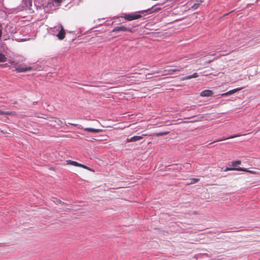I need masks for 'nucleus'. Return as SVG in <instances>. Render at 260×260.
<instances>
[{
    "mask_svg": "<svg viewBox=\"0 0 260 260\" xmlns=\"http://www.w3.org/2000/svg\"><path fill=\"white\" fill-rule=\"evenodd\" d=\"M54 29L59 31V32L56 35L58 39L59 40H63L66 36V31L63 26L61 24H59L54 27Z\"/></svg>",
    "mask_w": 260,
    "mask_h": 260,
    "instance_id": "f257e3e1",
    "label": "nucleus"
},
{
    "mask_svg": "<svg viewBox=\"0 0 260 260\" xmlns=\"http://www.w3.org/2000/svg\"><path fill=\"white\" fill-rule=\"evenodd\" d=\"M142 16L137 13H131L125 14L124 16V18L127 21H132L133 20H136L141 18Z\"/></svg>",
    "mask_w": 260,
    "mask_h": 260,
    "instance_id": "f03ea898",
    "label": "nucleus"
},
{
    "mask_svg": "<svg viewBox=\"0 0 260 260\" xmlns=\"http://www.w3.org/2000/svg\"><path fill=\"white\" fill-rule=\"evenodd\" d=\"M113 32H117L119 31H128L132 32V30L131 28L127 27L124 25H120L115 27L112 30Z\"/></svg>",
    "mask_w": 260,
    "mask_h": 260,
    "instance_id": "7ed1b4c3",
    "label": "nucleus"
},
{
    "mask_svg": "<svg viewBox=\"0 0 260 260\" xmlns=\"http://www.w3.org/2000/svg\"><path fill=\"white\" fill-rule=\"evenodd\" d=\"M147 136V134H143L142 136H135L130 138H127L126 140L127 142H132L139 141L143 138L144 136Z\"/></svg>",
    "mask_w": 260,
    "mask_h": 260,
    "instance_id": "20e7f679",
    "label": "nucleus"
},
{
    "mask_svg": "<svg viewBox=\"0 0 260 260\" xmlns=\"http://www.w3.org/2000/svg\"><path fill=\"white\" fill-rule=\"evenodd\" d=\"M33 70V68L31 66H24L21 67V66H17V72H24L26 71H29Z\"/></svg>",
    "mask_w": 260,
    "mask_h": 260,
    "instance_id": "39448f33",
    "label": "nucleus"
},
{
    "mask_svg": "<svg viewBox=\"0 0 260 260\" xmlns=\"http://www.w3.org/2000/svg\"><path fill=\"white\" fill-rule=\"evenodd\" d=\"M212 95L213 92L210 90H205L202 91L200 93V95L202 97H208L211 96Z\"/></svg>",
    "mask_w": 260,
    "mask_h": 260,
    "instance_id": "423d86ee",
    "label": "nucleus"
},
{
    "mask_svg": "<svg viewBox=\"0 0 260 260\" xmlns=\"http://www.w3.org/2000/svg\"><path fill=\"white\" fill-rule=\"evenodd\" d=\"M242 89V88H237L234 89L233 90H230L225 93H224L222 94L221 95L222 96H227L229 95L233 94L236 93V92L241 90Z\"/></svg>",
    "mask_w": 260,
    "mask_h": 260,
    "instance_id": "0eeeda50",
    "label": "nucleus"
},
{
    "mask_svg": "<svg viewBox=\"0 0 260 260\" xmlns=\"http://www.w3.org/2000/svg\"><path fill=\"white\" fill-rule=\"evenodd\" d=\"M50 121L55 122L57 125L61 126L64 124V123L60 119L56 117H53L50 120Z\"/></svg>",
    "mask_w": 260,
    "mask_h": 260,
    "instance_id": "6e6552de",
    "label": "nucleus"
},
{
    "mask_svg": "<svg viewBox=\"0 0 260 260\" xmlns=\"http://www.w3.org/2000/svg\"><path fill=\"white\" fill-rule=\"evenodd\" d=\"M237 171H243V172H248L252 174H256L257 173L255 171L249 170L248 169L244 168H241V167H238L237 168Z\"/></svg>",
    "mask_w": 260,
    "mask_h": 260,
    "instance_id": "1a4fd4ad",
    "label": "nucleus"
},
{
    "mask_svg": "<svg viewBox=\"0 0 260 260\" xmlns=\"http://www.w3.org/2000/svg\"><path fill=\"white\" fill-rule=\"evenodd\" d=\"M84 131L86 132H92V133H99L102 132V129H95V128H83Z\"/></svg>",
    "mask_w": 260,
    "mask_h": 260,
    "instance_id": "9d476101",
    "label": "nucleus"
},
{
    "mask_svg": "<svg viewBox=\"0 0 260 260\" xmlns=\"http://www.w3.org/2000/svg\"><path fill=\"white\" fill-rule=\"evenodd\" d=\"M198 76H199V75H198V73H195L193 74H192V75H189V76L185 77L184 78H183L182 80H188V79H190L191 78H197Z\"/></svg>",
    "mask_w": 260,
    "mask_h": 260,
    "instance_id": "9b49d317",
    "label": "nucleus"
},
{
    "mask_svg": "<svg viewBox=\"0 0 260 260\" xmlns=\"http://www.w3.org/2000/svg\"><path fill=\"white\" fill-rule=\"evenodd\" d=\"M198 76H199V75H198V73H195L193 74H192V75H189V76L185 77L184 78H183L182 80H188V79H190L191 78H197Z\"/></svg>",
    "mask_w": 260,
    "mask_h": 260,
    "instance_id": "f8f14e48",
    "label": "nucleus"
},
{
    "mask_svg": "<svg viewBox=\"0 0 260 260\" xmlns=\"http://www.w3.org/2000/svg\"><path fill=\"white\" fill-rule=\"evenodd\" d=\"M183 69L182 68L181 70L180 69H171V70H169L168 71V72L167 73L164 74V75H172L173 74V73L174 72H180Z\"/></svg>",
    "mask_w": 260,
    "mask_h": 260,
    "instance_id": "ddd939ff",
    "label": "nucleus"
},
{
    "mask_svg": "<svg viewBox=\"0 0 260 260\" xmlns=\"http://www.w3.org/2000/svg\"><path fill=\"white\" fill-rule=\"evenodd\" d=\"M68 165H71L76 167H79V163L77 161L69 160L67 161Z\"/></svg>",
    "mask_w": 260,
    "mask_h": 260,
    "instance_id": "4468645a",
    "label": "nucleus"
},
{
    "mask_svg": "<svg viewBox=\"0 0 260 260\" xmlns=\"http://www.w3.org/2000/svg\"><path fill=\"white\" fill-rule=\"evenodd\" d=\"M169 133V132L165 131V132H163L155 133L153 134V135L158 137V136L166 135L168 134Z\"/></svg>",
    "mask_w": 260,
    "mask_h": 260,
    "instance_id": "2eb2a0df",
    "label": "nucleus"
},
{
    "mask_svg": "<svg viewBox=\"0 0 260 260\" xmlns=\"http://www.w3.org/2000/svg\"><path fill=\"white\" fill-rule=\"evenodd\" d=\"M222 169L224 171H233V170H237V168H228L226 167L225 169H223V168H222Z\"/></svg>",
    "mask_w": 260,
    "mask_h": 260,
    "instance_id": "dca6fc26",
    "label": "nucleus"
},
{
    "mask_svg": "<svg viewBox=\"0 0 260 260\" xmlns=\"http://www.w3.org/2000/svg\"><path fill=\"white\" fill-rule=\"evenodd\" d=\"M199 180H200V179H199V178H191L190 179L191 181L189 183V184H194L196 182H198Z\"/></svg>",
    "mask_w": 260,
    "mask_h": 260,
    "instance_id": "f3484780",
    "label": "nucleus"
},
{
    "mask_svg": "<svg viewBox=\"0 0 260 260\" xmlns=\"http://www.w3.org/2000/svg\"><path fill=\"white\" fill-rule=\"evenodd\" d=\"M6 61V57L2 53H0V62H5Z\"/></svg>",
    "mask_w": 260,
    "mask_h": 260,
    "instance_id": "a211bd4d",
    "label": "nucleus"
},
{
    "mask_svg": "<svg viewBox=\"0 0 260 260\" xmlns=\"http://www.w3.org/2000/svg\"><path fill=\"white\" fill-rule=\"evenodd\" d=\"M11 113L9 111H2L0 110V115H10Z\"/></svg>",
    "mask_w": 260,
    "mask_h": 260,
    "instance_id": "6ab92c4d",
    "label": "nucleus"
},
{
    "mask_svg": "<svg viewBox=\"0 0 260 260\" xmlns=\"http://www.w3.org/2000/svg\"><path fill=\"white\" fill-rule=\"evenodd\" d=\"M241 163L240 160H236L232 162V166L235 167L237 165H240Z\"/></svg>",
    "mask_w": 260,
    "mask_h": 260,
    "instance_id": "aec40b11",
    "label": "nucleus"
},
{
    "mask_svg": "<svg viewBox=\"0 0 260 260\" xmlns=\"http://www.w3.org/2000/svg\"><path fill=\"white\" fill-rule=\"evenodd\" d=\"M241 136H242V135L240 134L234 135H232L231 137H229L228 139H232V138H234L236 137H240Z\"/></svg>",
    "mask_w": 260,
    "mask_h": 260,
    "instance_id": "412c9836",
    "label": "nucleus"
},
{
    "mask_svg": "<svg viewBox=\"0 0 260 260\" xmlns=\"http://www.w3.org/2000/svg\"><path fill=\"white\" fill-rule=\"evenodd\" d=\"M79 167L86 169L87 170H89V168L88 167L81 164H79Z\"/></svg>",
    "mask_w": 260,
    "mask_h": 260,
    "instance_id": "4be33fe9",
    "label": "nucleus"
},
{
    "mask_svg": "<svg viewBox=\"0 0 260 260\" xmlns=\"http://www.w3.org/2000/svg\"><path fill=\"white\" fill-rule=\"evenodd\" d=\"M64 0H53V1L55 3H57V4H61Z\"/></svg>",
    "mask_w": 260,
    "mask_h": 260,
    "instance_id": "5701e85b",
    "label": "nucleus"
},
{
    "mask_svg": "<svg viewBox=\"0 0 260 260\" xmlns=\"http://www.w3.org/2000/svg\"><path fill=\"white\" fill-rule=\"evenodd\" d=\"M2 29H3V27H2V25H1V24L0 23V39L2 37Z\"/></svg>",
    "mask_w": 260,
    "mask_h": 260,
    "instance_id": "b1692460",
    "label": "nucleus"
},
{
    "mask_svg": "<svg viewBox=\"0 0 260 260\" xmlns=\"http://www.w3.org/2000/svg\"><path fill=\"white\" fill-rule=\"evenodd\" d=\"M54 202L56 204H60L61 203V201L59 200H56V201H54Z\"/></svg>",
    "mask_w": 260,
    "mask_h": 260,
    "instance_id": "393cba45",
    "label": "nucleus"
},
{
    "mask_svg": "<svg viewBox=\"0 0 260 260\" xmlns=\"http://www.w3.org/2000/svg\"><path fill=\"white\" fill-rule=\"evenodd\" d=\"M160 73V71H157V72H155V73ZM154 74V73H151V74H148L146 75V76H148V75H153V74Z\"/></svg>",
    "mask_w": 260,
    "mask_h": 260,
    "instance_id": "a878e982",
    "label": "nucleus"
},
{
    "mask_svg": "<svg viewBox=\"0 0 260 260\" xmlns=\"http://www.w3.org/2000/svg\"><path fill=\"white\" fill-rule=\"evenodd\" d=\"M21 41H27L28 39H20Z\"/></svg>",
    "mask_w": 260,
    "mask_h": 260,
    "instance_id": "bb28decb",
    "label": "nucleus"
},
{
    "mask_svg": "<svg viewBox=\"0 0 260 260\" xmlns=\"http://www.w3.org/2000/svg\"><path fill=\"white\" fill-rule=\"evenodd\" d=\"M37 117H39V118H44V119H47V118L43 117H41V116H37Z\"/></svg>",
    "mask_w": 260,
    "mask_h": 260,
    "instance_id": "cd10ccee",
    "label": "nucleus"
},
{
    "mask_svg": "<svg viewBox=\"0 0 260 260\" xmlns=\"http://www.w3.org/2000/svg\"><path fill=\"white\" fill-rule=\"evenodd\" d=\"M200 118H204V116H201L200 117Z\"/></svg>",
    "mask_w": 260,
    "mask_h": 260,
    "instance_id": "c85d7f7f",
    "label": "nucleus"
},
{
    "mask_svg": "<svg viewBox=\"0 0 260 260\" xmlns=\"http://www.w3.org/2000/svg\"><path fill=\"white\" fill-rule=\"evenodd\" d=\"M204 0H201L200 1V3H202L203 2Z\"/></svg>",
    "mask_w": 260,
    "mask_h": 260,
    "instance_id": "c756f323",
    "label": "nucleus"
}]
</instances>
